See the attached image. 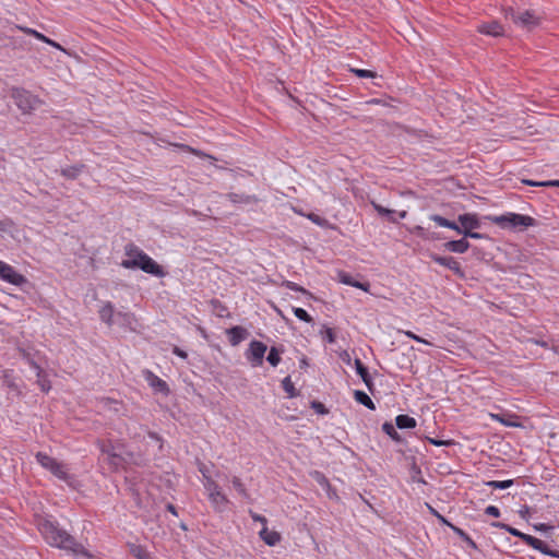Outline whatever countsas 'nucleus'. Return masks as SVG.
<instances>
[{
	"label": "nucleus",
	"mask_w": 559,
	"mask_h": 559,
	"mask_svg": "<svg viewBox=\"0 0 559 559\" xmlns=\"http://www.w3.org/2000/svg\"><path fill=\"white\" fill-rule=\"evenodd\" d=\"M126 255L129 257L128 260H139V255L146 254L143 250H141L138 246L134 243H128L124 247Z\"/></svg>",
	"instance_id": "obj_37"
},
{
	"label": "nucleus",
	"mask_w": 559,
	"mask_h": 559,
	"mask_svg": "<svg viewBox=\"0 0 559 559\" xmlns=\"http://www.w3.org/2000/svg\"><path fill=\"white\" fill-rule=\"evenodd\" d=\"M504 16L510 19L516 26L528 32L538 27L542 23V16L534 10L520 11L513 7H508L504 9Z\"/></svg>",
	"instance_id": "obj_3"
},
{
	"label": "nucleus",
	"mask_w": 559,
	"mask_h": 559,
	"mask_svg": "<svg viewBox=\"0 0 559 559\" xmlns=\"http://www.w3.org/2000/svg\"><path fill=\"white\" fill-rule=\"evenodd\" d=\"M534 528H535L536 531L547 532V531L551 530V528H552V526H550V525H548V524H546V523H538V524H535V525H534Z\"/></svg>",
	"instance_id": "obj_58"
},
{
	"label": "nucleus",
	"mask_w": 559,
	"mask_h": 559,
	"mask_svg": "<svg viewBox=\"0 0 559 559\" xmlns=\"http://www.w3.org/2000/svg\"><path fill=\"white\" fill-rule=\"evenodd\" d=\"M116 313L114 305L110 301H107L99 310V319L107 325L111 326L114 324Z\"/></svg>",
	"instance_id": "obj_22"
},
{
	"label": "nucleus",
	"mask_w": 559,
	"mask_h": 559,
	"mask_svg": "<svg viewBox=\"0 0 559 559\" xmlns=\"http://www.w3.org/2000/svg\"><path fill=\"white\" fill-rule=\"evenodd\" d=\"M260 538L267 545V546H275L281 542V534L276 531H269L266 526H263V528L259 532Z\"/></svg>",
	"instance_id": "obj_21"
},
{
	"label": "nucleus",
	"mask_w": 559,
	"mask_h": 559,
	"mask_svg": "<svg viewBox=\"0 0 559 559\" xmlns=\"http://www.w3.org/2000/svg\"><path fill=\"white\" fill-rule=\"evenodd\" d=\"M121 266L128 270L140 269L143 272L154 275L156 277H164L166 275L165 270L147 253L140 254L139 260H122Z\"/></svg>",
	"instance_id": "obj_5"
},
{
	"label": "nucleus",
	"mask_w": 559,
	"mask_h": 559,
	"mask_svg": "<svg viewBox=\"0 0 559 559\" xmlns=\"http://www.w3.org/2000/svg\"><path fill=\"white\" fill-rule=\"evenodd\" d=\"M147 436H148V438H151L152 440H154L158 443V451H162L163 447H164L163 438L155 431H148Z\"/></svg>",
	"instance_id": "obj_50"
},
{
	"label": "nucleus",
	"mask_w": 559,
	"mask_h": 559,
	"mask_svg": "<svg viewBox=\"0 0 559 559\" xmlns=\"http://www.w3.org/2000/svg\"><path fill=\"white\" fill-rule=\"evenodd\" d=\"M405 335L408 336L409 338L416 341V342L424 343V344H429L426 340H424L423 337L416 335L412 331H406Z\"/></svg>",
	"instance_id": "obj_54"
},
{
	"label": "nucleus",
	"mask_w": 559,
	"mask_h": 559,
	"mask_svg": "<svg viewBox=\"0 0 559 559\" xmlns=\"http://www.w3.org/2000/svg\"><path fill=\"white\" fill-rule=\"evenodd\" d=\"M485 513L487 515H490V516H493V518H499L500 516V510L498 507L496 506H488L486 509H485Z\"/></svg>",
	"instance_id": "obj_52"
},
{
	"label": "nucleus",
	"mask_w": 559,
	"mask_h": 559,
	"mask_svg": "<svg viewBox=\"0 0 559 559\" xmlns=\"http://www.w3.org/2000/svg\"><path fill=\"white\" fill-rule=\"evenodd\" d=\"M225 198L230 201L233 204L245 205V206H253L259 203V198L254 194L247 193H236L229 192L225 194Z\"/></svg>",
	"instance_id": "obj_16"
},
{
	"label": "nucleus",
	"mask_w": 559,
	"mask_h": 559,
	"mask_svg": "<svg viewBox=\"0 0 559 559\" xmlns=\"http://www.w3.org/2000/svg\"><path fill=\"white\" fill-rule=\"evenodd\" d=\"M451 530L453 531L454 534H456L464 543H466V545L472 548V549H477V545L476 543L471 538V536L465 532L463 531L462 528H460L459 526L456 525H451Z\"/></svg>",
	"instance_id": "obj_31"
},
{
	"label": "nucleus",
	"mask_w": 559,
	"mask_h": 559,
	"mask_svg": "<svg viewBox=\"0 0 559 559\" xmlns=\"http://www.w3.org/2000/svg\"><path fill=\"white\" fill-rule=\"evenodd\" d=\"M282 285L284 287H286L287 289H289V290L301 293V294H304L306 296H309L311 298L313 297L312 294L309 290H307L306 288H304L302 286L298 285L295 282L284 281Z\"/></svg>",
	"instance_id": "obj_40"
},
{
	"label": "nucleus",
	"mask_w": 559,
	"mask_h": 559,
	"mask_svg": "<svg viewBox=\"0 0 559 559\" xmlns=\"http://www.w3.org/2000/svg\"><path fill=\"white\" fill-rule=\"evenodd\" d=\"M99 450L102 454L106 455V461L110 466L111 471H118L124 464V459L116 450L117 447L111 441H99Z\"/></svg>",
	"instance_id": "obj_8"
},
{
	"label": "nucleus",
	"mask_w": 559,
	"mask_h": 559,
	"mask_svg": "<svg viewBox=\"0 0 559 559\" xmlns=\"http://www.w3.org/2000/svg\"><path fill=\"white\" fill-rule=\"evenodd\" d=\"M320 335L329 344H333L336 341V334H335L334 330L326 325L322 326V329L320 330Z\"/></svg>",
	"instance_id": "obj_39"
},
{
	"label": "nucleus",
	"mask_w": 559,
	"mask_h": 559,
	"mask_svg": "<svg viewBox=\"0 0 559 559\" xmlns=\"http://www.w3.org/2000/svg\"><path fill=\"white\" fill-rule=\"evenodd\" d=\"M118 322L122 325H130L133 321V314L130 312H117L116 317Z\"/></svg>",
	"instance_id": "obj_44"
},
{
	"label": "nucleus",
	"mask_w": 559,
	"mask_h": 559,
	"mask_svg": "<svg viewBox=\"0 0 559 559\" xmlns=\"http://www.w3.org/2000/svg\"><path fill=\"white\" fill-rule=\"evenodd\" d=\"M226 334L228 335V341L231 346L239 345L242 341H245L249 333L247 329L240 325H235L226 330Z\"/></svg>",
	"instance_id": "obj_18"
},
{
	"label": "nucleus",
	"mask_w": 559,
	"mask_h": 559,
	"mask_svg": "<svg viewBox=\"0 0 559 559\" xmlns=\"http://www.w3.org/2000/svg\"><path fill=\"white\" fill-rule=\"evenodd\" d=\"M457 221L461 225H459V235H465L468 230H474L480 228V221L475 213H464L459 215Z\"/></svg>",
	"instance_id": "obj_12"
},
{
	"label": "nucleus",
	"mask_w": 559,
	"mask_h": 559,
	"mask_svg": "<svg viewBox=\"0 0 559 559\" xmlns=\"http://www.w3.org/2000/svg\"><path fill=\"white\" fill-rule=\"evenodd\" d=\"M429 258L437 264L442 265L451 270L460 278H465V272L463 271L460 262L451 255H439L435 252L429 254Z\"/></svg>",
	"instance_id": "obj_11"
},
{
	"label": "nucleus",
	"mask_w": 559,
	"mask_h": 559,
	"mask_svg": "<svg viewBox=\"0 0 559 559\" xmlns=\"http://www.w3.org/2000/svg\"><path fill=\"white\" fill-rule=\"evenodd\" d=\"M0 278L15 286H23L28 283L27 278L19 273L12 265L0 260Z\"/></svg>",
	"instance_id": "obj_10"
},
{
	"label": "nucleus",
	"mask_w": 559,
	"mask_h": 559,
	"mask_svg": "<svg viewBox=\"0 0 559 559\" xmlns=\"http://www.w3.org/2000/svg\"><path fill=\"white\" fill-rule=\"evenodd\" d=\"M486 219L502 229L524 230L537 224L536 219L528 215L508 212L502 215H487Z\"/></svg>",
	"instance_id": "obj_2"
},
{
	"label": "nucleus",
	"mask_w": 559,
	"mask_h": 559,
	"mask_svg": "<svg viewBox=\"0 0 559 559\" xmlns=\"http://www.w3.org/2000/svg\"><path fill=\"white\" fill-rule=\"evenodd\" d=\"M355 369L357 374L361 378L368 391L373 395L374 394V384L372 378L368 371V368L362 364L359 358L355 359Z\"/></svg>",
	"instance_id": "obj_17"
},
{
	"label": "nucleus",
	"mask_w": 559,
	"mask_h": 559,
	"mask_svg": "<svg viewBox=\"0 0 559 559\" xmlns=\"http://www.w3.org/2000/svg\"><path fill=\"white\" fill-rule=\"evenodd\" d=\"M491 526L493 527H497V528H500V530H503L508 533H510L511 535L515 536V537H519L520 539L523 540V537L526 536L525 533L519 531L518 528L515 527H512L511 525L509 524H506V523H502V522H492L491 523Z\"/></svg>",
	"instance_id": "obj_32"
},
{
	"label": "nucleus",
	"mask_w": 559,
	"mask_h": 559,
	"mask_svg": "<svg viewBox=\"0 0 559 559\" xmlns=\"http://www.w3.org/2000/svg\"><path fill=\"white\" fill-rule=\"evenodd\" d=\"M205 490L207 491V498L216 512H223L226 506L229 503L228 498L222 491L219 485L213 479L209 478L207 481L203 483Z\"/></svg>",
	"instance_id": "obj_6"
},
{
	"label": "nucleus",
	"mask_w": 559,
	"mask_h": 559,
	"mask_svg": "<svg viewBox=\"0 0 559 559\" xmlns=\"http://www.w3.org/2000/svg\"><path fill=\"white\" fill-rule=\"evenodd\" d=\"M38 530L45 542L51 547L64 550L75 558H91L87 549L68 533L60 524L52 519H43L38 523Z\"/></svg>",
	"instance_id": "obj_1"
},
{
	"label": "nucleus",
	"mask_w": 559,
	"mask_h": 559,
	"mask_svg": "<svg viewBox=\"0 0 559 559\" xmlns=\"http://www.w3.org/2000/svg\"><path fill=\"white\" fill-rule=\"evenodd\" d=\"M444 249L454 252V253H464L466 252L471 245L465 237L457 240H450L443 245Z\"/></svg>",
	"instance_id": "obj_19"
},
{
	"label": "nucleus",
	"mask_w": 559,
	"mask_h": 559,
	"mask_svg": "<svg viewBox=\"0 0 559 559\" xmlns=\"http://www.w3.org/2000/svg\"><path fill=\"white\" fill-rule=\"evenodd\" d=\"M306 217L311 221L313 224L322 227V228H326V229H333L334 226L324 217H321L320 215L318 214H314V213H308L306 215Z\"/></svg>",
	"instance_id": "obj_35"
},
{
	"label": "nucleus",
	"mask_w": 559,
	"mask_h": 559,
	"mask_svg": "<svg viewBox=\"0 0 559 559\" xmlns=\"http://www.w3.org/2000/svg\"><path fill=\"white\" fill-rule=\"evenodd\" d=\"M428 441H429V443L437 445V447H442V445L449 447V445L454 444L453 440H439V439H435V438H428Z\"/></svg>",
	"instance_id": "obj_49"
},
{
	"label": "nucleus",
	"mask_w": 559,
	"mask_h": 559,
	"mask_svg": "<svg viewBox=\"0 0 559 559\" xmlns=\"http://www.w3.org/2000/svg\"><path fill=\"white\" fill-rule=\"evenodd\" d=\"M283 353H284L283 346H281V347L272 346L266 356L267 362L272 367H276L281 362V354H283Z\"/></svg>",
	"instance_id": "obj_28"
},
{
	"label": "nucleus",
	"mask_w": 559,
	"mask_h": 559,
	"mask_svg": "<svg viewBox=\"0 0 559 559\" xmlns=\"http://www.w3.org/2000/svg\"><path fill=\"white\" fill-rule=\"evenodd\" d=\"M129 550L135 559H154L146 548L141 545L131 544L129 546Z\"/></svg>",
	"instance_id": "obj_27"
},
{
	"label": "nucleus",
	"mask_w": 559,
	"mask_h": 559,
	"mask_svg": "<svg viewBox=\"0 0 559 559\" xmlns=\"http://www.w3.org/2000/svg\"><path fill=\"white\" fill-rule=\"evenodd\" d=\"M314 479L322 488L331 490V484L324 474L321 472H316Z\"/></svg>",
	"instance_id": "obj_45"
},
{
	"label": "nucleus",
	"mask_w": 559,
	"mask_h": 559,
	"mask_svg": "<svg viewBox=\"0 0 559 559\" xmlns=\"http://www.w3.org/2000/svg\"><path fill=\"white\" fill-rule=\"evenodd\" d=\"M199 472L202 474L204 481H207L209 478H212L209 474V469L204 464H200Z\"/></svg>",
	"instance_id": "obj_57"
},
{
	"label": "nucleus",
	"mask_w": 559,
	"mask_h": 559,
	"mask_svg": "<svg viewBox=\"0 0 559 559\" xmlns=\"http://www.w3.org/2000/svg\"><path fill=\"white\" fill-rule=\"evenodd\" d=\"M266 350L267 346L264 343L253 340L246 352V358L252 367H260L263 364Z\"/></svg>",
	"instance_id": "obj_9"
},
{
	"label": "nucleus",
	"mask_w": 559,
	"mask_h": 559,
	"mask_svg": "<svg viewBox=\"0 0 559 559\" xmlns=\"http://www.w3.org/2000/svg\"><path fill=\"white\" fill-rule=\"evenodd\" d=\"M395 425L399 429H414L417 421L409 415L401 414L395 417Z\"/></svg>",
	"instance_id": "obj_24"
},
{
	"label": "nucleus",
	"mask_w": 559,
	"mask_h": 559,
	"mask_svg": "<svg viewBox=\"0 0 559 559\" xmlns=\"http://www.w3.org/2000/svg\"><path fill=\"white\" fill-rule=\"evenodd\" d=\"M21 31H23L24 33L28 34V35H32L34 36L35 38L44 41L46 40V36L39 32H37L36 29H33V28H28V27H19Z\"/></svg>",
	"instance_id": "obj_48"
},
{
	"label": "nucleus",
	"mask_w": 559,
	"mask_h": 559,
	"mask_svg": "<svg viewBox=\"0 0 559 559\" xmlns=\"http://www.w3.org/2000/svg\"><path fill=\"white\" fill-rule=\"evenodd\" d=\"M476 31L480 34L492 37H500L504 35L503 26L496 20L479 23L476 26Z\"/></svg>",
	"instance_id": "obj_15"
},
{
	"label": "nucleus",
	"mask_w": 559,
	"mask_h": 559,
	"mask_svg": "<svg viewBox=\"0 0 559 559\" xmlns=\"http://www.w3.org/2000/svg\"><path fill=\"white\" fill-rule=\"evenodd\" d=\"M44 43H46V44H48V45H50V46H52V47H55V48H57L59 50H63V48L60 46V44L56 43L55 40H52V39H50L48 37H46V40H44Z\"/></svg>",
	"instance_id": "obj_61"
},
{
	"label": "nucleus",
	"mask_w": 559,
	"mask_h": 559,
	"mask_svg": "<svg viewBox=\"0 0 559 559\" xmlns=\"http://www.w3.org/2000/svg\"><path fill=\"white\" fill-rule=\"evenodd\" d=\"M427 507H428V509H429L430 513H431L432 515H435L441 524L447 525V526H449V527L451 528V525H453V524H452L450 521H448V520H447L442 514H440V513H439L435 508H432L431 506L427 504Z\"/></svg>",
	"instance_id": "obj_47"
},
{
	"label": "nucleus",
	"mask_w": 559,
	"mask_h": 559,
	"mask_svg": "<svg viewBox=\"0 0 559 559\" xmlns=\"http://www.w3.org/2000/svg\"><path fill=\"white\" fill-rule=\"evenodd\" d=\"M143 377L147 381L148 385L156 392L163 393L164 395L169 394L170 390L167 382L157 377L153 371L145 369L143 371Z\"/></svg>",
	"instance_id": "obj_14"
},
{
	"label": "nucleus",
	"mask_w": 559,
	"mask_h": 559,
	"mask_svg": "<svg viewBox=\"0 0 559 559\" xmlns=\"http://www.w3.org/2000/svg\"><path fill=\"white\" fill-rule=\"evenodd\" d=\"M372 206L379 215L388 217L391 223H397V219L395 218L396 212L394 210L386 209L377 203H372Z\"/></svg>",
	"instance_id": "obj_36"
},
{
	"label": "nucleus",
	"mask_w": 559,
	"mask_h": 559,
	"mask_svg": "<svg viewBox=\"0 0 559 559\" xmlns=\"http://www.w3.org/2000/svg\"><path fill=\"white\" fill-rule=\"evenodd\" d=\"M173 354H175L176 356H178L182 359H186L188 357L187 353L178 346H174Z\"/></svg>",
	"instance_id": "obj_56"
},
{
	"label": "nucleus",
	"mask_w": 559,
	"mask_h": 559,
	"mask_svg": "<svg viewBox=\"0 0 559 559\" xmlns=\"http://www.w3.org/2000/svg\"><path fill=\"white\" fill-rule=\"evenodd\" d=\"M522 182L531 187H545L546 183V181H534L530 179H523Z\"/></svg>",
	"instance_id": "obj_55"
},
{
	"label": "nucleus",
	"mask_w": 559,
	"mask_h": 559,
	"mask_svg": "<svg viewBox=\"0 0 559 559\" xmlns=\"http://www.w3.org/2000/svg\"><path fill=\"white\" fill-rule=\"evenodd\" d=\"M294 314L300 320L306 323H312L313 318L302 308L293 307Z\"/></svg>",
	"instance_id": "obj_42"
},
{
	"label": "nucleus",
	"mask_w": 559,
	"mask_h": 559,
	"mask_svg": "<svg viewBox=\"0 0 559 559\" xmlns=\"http://www.w3.org/2000/svg\"><path fill=\"white\" fill-rule=\"evenodd\" d=\"M249 513H250L251 519L254 522H260L263 524V526H266L267 520L264 515L258 514V513L253 512L252 510H250Z\"/></svg>",
	"instance_id": "obj_51"
},
{
	"label": "nucleus",
	"mask_w": 559,
	"mask_h": 559,
	"mask_svg": "<svg viewBox=\"0 0 559 559\" xmlns=\"http://www.w3.org/2000/svg\"><path fill=\"white\" fill-rule=\"evenodd\" d=\"M350 72L361 79H374L378 74L371 70L352 68Z\"/></svg>",
	"instance_id": "obj_43"
},
{
	"label": "nucleus",
	"mask_w": 559,
	"mask_h": 559,
	"mask_svg": "<svg viewBox=\"0 0 559 559\" xmlns=\"http://www.w3.org/2000/svg\"><path fill=\"white\" fill-rule=\"evenodd\" d=\"M310 406L317 414L325 415L329 413V409L325 407V405L319 401H312Z\"/></svg>",
	"instance_id": "obj_46"
},
{
	"label": "nucleus",
	"mask_w": 559,
	"mask_h": 559,
	"mask_svg": "<svg viewBox=\"0 0 559 559\" xmlns=\"http://www.w3.org/2000/svg\"><path fill=\"white\" fill-rule=\"evenodd\" d=\"M12 98L15 105L23 114H31L40 104L37 96L33 95L24 88H13Z\"/></svg>",
	"instance_id": "obj_7"
},
{
	"label": "nucleus",
	"mask_w": 559,
	"mask_h": 559,
	"mask_svg": "<svg viewBox=\"0 0 559 559\" xmlns=\"http://www.w3.org/2000/svg\"><path fill=\"white\" fill-rule=\"evenodd\" d=\"M523 542L528 545L530 547L540 551L544 555L558 558L559 559V550L551 549L544 540L538 539L532 535L526 534L525 537H523Z\"/></svg>",
	"instance_id": "obj_13"
},
{
	"label": "nucleus",
	"mask_w": 559,
	"mask_h": 559,
	"mask_svg": "<svg viewBox=\"0 0 559 559\" xmlns=\"http://www.w3.org/2000/svg\"><path fill=\"white\" fill-rule=\"evenodd\" d=\"M519 514L522 519H527L528 514H530V508L527 506L523 507L520 511H519Z\"/></svg>",
	"instance_id": "obj_62"
},
{
	"label": "nucleus",
	"mask_w": 559,
	"mask_h": 559,
	"mask_svg": "<svg viewBox=\"0 0 559 559\" xmlns=\"http://www.w3.org/2000/svg\"><path fill=\"white\" fill-rule=\"evenodd\" d=\"M341 282L346 284V285H349V286H353V287H356V288H360V289H362L365 292H367L368 287H369L368 283H360V282L354 280L353 276H350L347 273H342L341 274Z\"/></svg>",
	"instance_id": "obj_33"
},
{
	"label": "nucleus",
	"mask_w": 559,
	"mask_h": 559,
	"mask_svg": "<svg viewBox=\"0 0 559 559\" xmlns=\"http://www.w3.org/2000/svg\"><path fill=\"white\" fill-rule=\"evenodd\" d=\"M413 234L419 236V237H424L425 235V228L421 227V226H415L412 230Z\"/></svg>",
	"instance_id": "obj_59"
},
{
	"label": "nucleus",
	"mask_w": 559,
	"mask_h": 559,
	"mask_svg": "<svg viewBox=\"0 0 559 559\" xmlns=\"http://www.w3.org/2000/svg\"><path fill=\"white\" fill-rule=\"evenodd\" d=\"M282 388L288 394V397H296L299 394V392L296 390L294 383L292 382V379L289 376L285 377L282 380Z\"/></svg>",
	"instance_id": "obj_38"
},
{
	"label": "nucleus",
	"mask_w": 559,
	"mask_h": 559,
	"mask_svg": "<svg viewBox=\"0 0 559 559\" xmlns=\"http://www.w3.org/2000/svg\"><path fill=\"white\" fill-rule=\"evenodd\" d=\"M166 510L176 516L178 515L177 509L173 503H167Z\"/></svg>",
	"instance_id": "obj_64"
},
{
	"label": "nucleus",
	"mask_w": 559,
	"mask_h": 559,
	"mask_svg": "<svg viewBox=\"0 0 559 559\" xmlns=\"http://www.w3.org/2000/svg\"><path fill=\"white\" fill-rule=\"evenodd\" d=\"M367 104H370V105H382V106H386V102L383 100V99H380V98H372V99H369L367 102Z\"/></svg>",
	"instance_id": "obj_60"
},
{
	"label": "nucleus",
	"mask_w": 559,
	"mask_h": 559,
	"mask_svg": "<svg viewBox=\"0 0 559 559\" xmlns=\"http://www.w3.org/2000/svg\"><path fill=\"white\" fill-rule=\"evenodd\" d=\"M233 487L237 490V492L246 500H251L250 493L247 490L245 484L237 476L231 478Z\"/></svg>",
	"instance_id": "obj_34"
},
{
	"label": "nucleus",
	"mask_w": 559,
	"mask_h": 559,
	"mask_svg": "<svg viewBox=\"0 0 559 559\" xmlns=\"http://www.w3.org/2000/svg\"><path fill=\"white\" fill-rule=\"evenodd\" d=\"M340 357H341V359H342L344 362H346L347 365H349V364H350V356H349V354H348L346 350H344V352L340 355Z\"/></svg>",
	"instance_id": "obj_63"
},
{
	"label": "nucleus",
	"mask_w": 559,
	"mask_h": 559,
	"mask_svg": "<svg viewBox=\"0 0 559 559\" xmlns=\"http://www.w3.org/2000/svg\"><path fill=\"white\" fill-rule=\"evenodd\" d=\"M354 399L357 403L366 406L368 409H370V411L376 409V404L372 402V400L366 392L360 391V390H355Z\"/></svg>",
	"instance_id": "obj_25"
},
{
	"label": "nucleus",
	"mask_w": 559,
	"mask_h": 559,
	"mask_svg": "<svg viewBox=\"0 0 559 559\" xmlns=\"http://www.w3.org/2000/svg\"><path fill=\"white\" fill-rule=\"evenodd\" d=\"M36 376H37V381L36 383L38 384V386L40 388V390L44 392V393H48L51 389V383H50V380L48 379V376L47 373L44 371V369H39L36 371Z\"/></svg>",
	"instance_id": "obj_29"
},
{
	"label": "nucleus",
	"mask_w": 559,
	"mask_h": 559,
	"mask_svg": "<svg viewBox=\"0 0 559 559\" xmlns=\"http://www.w3.org/2000/svg\"><path fill=\"white\" fill-rule=\"evenodd\" d=\"M22 358L35 370L41 369L39 364V353L29 349H20Z\"/></svg>",
	"instance_id": "obj_23"
},
{
	"label": "nucleus",
	"mask_w": 559,
	"mask_h": 559,
	"mask_svg": "<svg viewBox=\"0 0 559 559\" xmlns=\"http://www.w3.org/2000/svg\"><path fill=\"white\" fill-rule=\"evenodd\" d=\"M86 169V165L83 163H79L72 166H67L60 169V175L69 180H75L84 170Z\"/></svg>",
	"instance_id": "obj_20"
},
{
	"label": "nucleus",
	"mask_w": 559,
	"mask_h": 559,
	"mask_svg": "<svg viewBox=\"0 0 559 559\" xmlns=\"http://www.w3.org/2000/svg\"><path fill=\"white\" fill-rule=\"evenodd\" d=\"M37 463L45 469L49 471L53 476L63 480L68 485H72L75 481L73 475L69 474L67 465L57 461L55 457L48 455L44 452H37L36 455Z\"/></svg>",
	"instance_id": "obj_4"
},
{
	"label": "nucleus",
	"mask_w": 559,
	"mask_h": 559,
	"mask_svg": "<svg viewBox=\"0 0 559 559\" xmlns=\"http://www.w3.org/2000/svg\"><path fill=\"white\" fill-rule=\"evenodd\" d=\"M465 238H472V239H484V238H488L487 235L485 234H480V233H477V231H474V230H468L465 233V235H463Z\"/></svg>",
	"instance_id": "obj_53"
},
{
	"label": "nucleus",
	"mask_w": 559,
	"mask_h": 559,
	"mask_svg": "<svg viewBox=\"0 0 559 559\" xmlns=\"http://www.w3.org/2000/svg\"><path fill=\"white\" fill-rule=\"evenodd\" d=\"M429 218L431 221H433L437 225L441 226V227H445V228H450V229H453L457 233L459 230V225L453 222V221H450L439 214H431L429 216Z\"/></svg>",
	"instance_id": "obj_26"
},
{
	"label": "nucleus",
	"mask_w": 559,
	"mask_h": 559,
	"mask_svg": "<svg viewBox=\"0 0 559 559\" xmlns=\"http://www.w3.org/2000/svg\"><path fill=\"white\" fill-rule=\"evenodd\" d=\"M382 431L397 443H402L404 441L403 437L396 431L394 425L390 421L383 423Z\"/></svg>",
	"instance_id": "obj_30"
},
{
	"label": "nucleus",
	"mask_w": 559,
	"mask_h": 559,
	"mask_svg": "<svg viewBox=\"0 0 559 559\" xmlns=\"http://www.w3.org/2000/svg\"><path fill=\"white\" fill-rule=\"evenodd\" d=\"M514 484L513 479H507V480H490L486 483V486L492 488V489H507L511 487Z\"/></svg>",
	"instance_id": "obj_41"
}]
</instances>
